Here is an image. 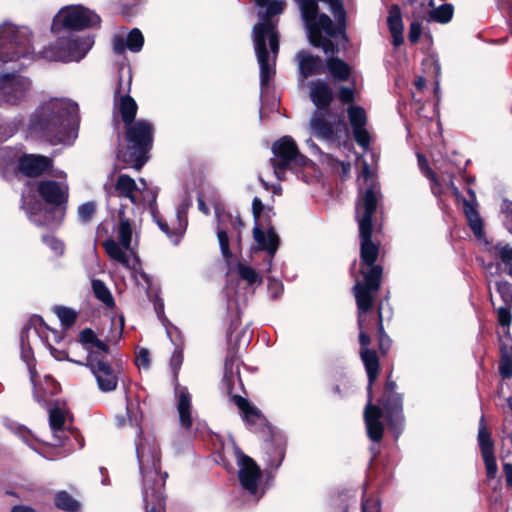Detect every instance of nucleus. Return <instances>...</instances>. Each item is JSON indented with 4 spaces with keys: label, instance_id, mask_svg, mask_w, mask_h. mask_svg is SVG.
Segmentation results:
<instances>
[{
    "label": "nucleus",
    "instance_id": "f257e3e1",
    "mask_svg": "<svg viewBox=\"0 0 512 512\" xmlns=\"http://www.w3.org/2000/svg\"><path fill=\"white\" fill-rule=\"evenodd\" d=\"M376 207L377 193L374 189H368L360 203L356 205V217L361 238V274L364 280L360 281L357 279L353 291L361 314L369 311L372 307L373 294L380 288L382 275V267L375 264L379 254V247L371 239L372 216L376 212Z\"/></svg>",
    "mask_w": 512,
    "mask_h": 512
},
{
    "label": "nucleus",
    "instance_id": "f03ea898",
    "mask_svg": "<svg viewBox=\"0 0 512 512\" xmlns=\"http://www.w3.org/2000/svg\"><path fill=\"white\" fill-rule=\"evenodd\" d=\"M28 128L52 145L70 146L78 136V105L67 98L46 99L31 114Z\"/></svg>",
    "mask_w": 512,
    "mask_h": 512
},
{
    "label": "nucleus",
    "instance_id": "7ed1b4c3",
    "mask_svg": "<svg viewBox=\"0 0 512 512\" xmlns=\"http://www.w3.org/2000/svg\"><path fill=\"white\" fill-rule=\"evenodd\" d=\"M302 19L312 45L333 55L336 46L325 36L335 37L344 28L345 13L340 0H299Z\"/></svg>",
    "mask_w": 512,
    "mask_h": 512
},
{
    "label": "nucleus",
    "instance_id": "20e7f679",
    "mask_svg": "<svg viewBox=\"0 0 512 512\" xmlns=\"http://www.w3.org/2000/svg\"><path fill=\"white\" fill-rule=\"evenodd\" d=\"M260 8L259 22L253 27V43L260 66V84L263 89L275 75L279 39L276 24L271 20L285 8L284 0H255Z\"/></svg>",
    "mask_w": 512,
    "mask_h": 512
},
{
    "label": "nucleus",
    "instance_id": "39448f33",
    "mask_svg": "<svg viewBox=\"0 0 512 512\" xmlns=\"http://www.w3.org/2000/svg\"><path fill=\"white\" fill-rule=\"evenodd\" d=\"M80 341L87 351L86 366L94 376L102 392L117 388L122 374V366L116 360L114 350L107 346L91 329L80 333Z\"/></svg>",
    "mask_w": 512,
    "mask_h": 512
},
{
    "label": "nucleus",
    "instance_id": "423d86ee",
    "mask_svg": "<svg viewBox=\"0 0 512 512\" xmlns=\"http://www.w3.org/2000/svg\"><path fill=\"white\" fill-rule=\"evenodd\" d=\"M136 451L144 480L143 498L146 512H163V487L167 474L161 475L159 472L160 456L154 436L142 437Z\"/></svg>",
    "mask_w": 512,
    "mask_h": 512
},
{
    "label": "nucleus",
    "instance_id": "0eeeda50",
    "mask_svg": "<svg viewBox=\"0 0 512 512\" xmlns=\"http://www.w3.org/2000/svg\"><path fill=\"white\" fill-rule=\"evenodd\" d=\"M32 45V34L25 26L12 23L0 25V61L3 63L20 62L27 66L38 58Z\"/></svg>",
    "mask_w": 512,
    "mask_h": 512
},
{
    "label": "nucleus",
    "instance_id": "6e6552de",
    "mask_svg": "<svg viewBox=\"0 0 512 512\" xmlns=\"http://www.w3.org/2000/svg\"><path fill=\"white\" fill-rule=\"evenodd\" d=\"M119 225L116 238L107 239L103 247L109 258L128 270H136L139 264L137 256L136 236L133 237V228L128 218L124 216L123 209L119 210Z\"/></svg>",
    "mask_w": 512,
    "mask_h": 512
},
{
    "label": "nucleus",
    "instance_id": "1a4fd4ad",
    "mask_svg": "<svg viewBox=\"0 0 512 512\" xmlns=\"http://www.w3.org/2000/svg\"><path fill=\"white\" fill-rule=\"evenodd\" d=\"M127 147L119 150L118 158L139 170L146 162V153L152 146L153 127L146 120H138L126 126Z\"/></svg>",
    "mask_w": 512,
    "mask_h": 512
},
{
    "label": "nucleus",
    "instance_id": "9d476101",
    "mask_svg": "<svg viewBox=\"0 0 512 512\" xmlns=\"http://www.w3.org/2000/svg\"><path fill=\"white\" fill-rule=\"evenodd\" d=\"M94 40L90 36H78L68 32L49 47L41 51V57L49 61H79L92 48Z\"/></svg>",
    "mask_w": 512,
    "mask_h": 512
},
{
    "label": "nucleus",
    "instance_id": "9b49d317",
    "mask_svg": "<svg viewBox=\"0 0 512 512\" xmlns=\"http://www.w3.org/2000/svg\"><path fill=\"white\" fill-rule=\"evenodd\" d=\"M492 257L499 258L501 262L488 263L484 266L487 274L491 277L506 273L512 277V246L499 242L487 248ZM497 290L502 300L511 305L512 304V283L506 281L496 282Z\"/></svg>",
    "mask_w": 512,
    "mask_h": 512
},
{
    "label": "nucleus",
    "instance_id": "f8f14e48",
    "mask_svg": "<svg viewBox=\"0 0 512 512\" xmlns=\"http://www.w3.org/2000/svg\"><path fill=\"white\" fill-rule=\"evenodd\" d=\"M274 159L272 165L274 174L278 180H283L286 169L302 167L307 163V158L299 153L295 141L289 136H283L273 144Z\"/></svg>",
    "mask_w": 512,
    "mask_h": 512
},
{
    "label": "nucleus",
    "instance_id": "ddd939ff",
    "mask_svg": "<svg viewBox=\"0 0 512 512\" xmlns=\"http://www.w3.org/2000/svg\"><path fill=\"white\" fill-rule=\"evenodd\" d=\"M100 22V17L88 8L81 5L63 7L54 17L52 30L59 32L61 28L68 30H81L93 27Z\"/></svg>",
    "mask_w": 512,
    "mask_h": 512
},
{
    "label": "nucleus",
    "instance_id": "4468645a",
    "mask_svg": "<svg viewBox=\"0 0 512 512\" xmlns=\"http://www.w3.org/2000/svg\"><path fill=\"white\" fill-rule=\"evenodd\" d=\"M32 87L31 80L19 73L0 74V107L17 106L25 102Z\"/></svg>",
    "mask_w": 512,
    "mask_h": 512
},
{
    "label": "nucleus",
    "instance_id": "2eb2a0df",
    "mask_svg": "<svg viewBox=\"0 0 512 512\" xmlns=\"http://www.w3.org/2000/svg\"><path fill=\"white\" fill-rule=\"evenodd\" d=\"M263 208L264 206L262 201L255 197L252 203V211L255 219V226L253 229V238L256 243L255 249L267 252L269 256L268 264L270 266L279 246V237L272 227H264L259 223Z\"/></svg>",
    "mask_w": 512,
    "mask_h": 512
},
{
    "label": "nucleus",
    "instance_id": "dca6fc26",
    "mask_svg": "<svg viewBox=\"0 0 512 512\" xmlns=\"http://www.w3.org/2000/svg\"><path fill=\"white\" fill-rule=\"evenodd\" d=\"M234 454L238 465V479L241 487L250 495L259 499L264 491H260L261 470L256 462L245 455L238 447H235Z\"/></svg>",
    "mask_w": 512,
    "mask_h": 512
},
{
    "label": "nucleus",
    "instance_id": "f3484780",
    "mask_svg": "<svg viewBox=\"0 0 512 512\" xmlns=\"http://www.w3.org/2000/svg\"><path fill=\"white\" fill-rule=\"evenodd\" d=\"M327 111H315L310 119V129L314 136L325 142H335L341 135H347L348 129L344 122L331 123L327 120Z\"/></svg>",
    "mask_w": 512,
    "mask_h": 512
},
{
    "label": "nucleus",
    "instance_id": "a211bd4d",
    "mask_svg": "<svg viewBox=\"0 0 512 512\" xmlns=\"http://www.w3.org/2000/svg\"><path fill=\"white\" fill-rule=\"evenodd\" d=\"M37 191L46 203L59 207L58 212L61 218L64 214L62 205L68 198V185L65 182L43 180L38 182Z\"/></svg>",
    "mask_w": 512,
    "mask_h": 512
},
{
    "label": "nucleus",
    "instance_id": "6ab92c4d",
    "mask_svg": "<svg viewBox=\"0 0 512 512\" xmlns=\"http://www.w3.org/2000/svg\"><path fill=\"white\" fill-rule=\"evenodd\" d=\"M190 206L189 202H183L177 209L175 219L168 224L155 213L153 217L159 228L173 240L175 244L178 243L179 238L184 234L187 227V210Z\"/></svg>",
    "mask_w": 512,
    "mask_h": 512
},
{
    "label": "nucleus",
    "instance_id": "aec40b11",
    "mask_svg": "<svg viewBox=\"0 0 512 512\" xmlns=\"http://www.w3.org/2000/svg\"><path fill=\"white\" fill-rule=\"evenodd\" d=\"M478 442L484 460L488 481L496 478L498 466L494 455V445L487 429L481 425L478 431Z\"/></svg>",
    "mask_w": 512,
    "mask_h": 512
},
{
    "label": "nucleus",
    "instance_id": "412c9836",
    "mask_svg": "<svg viewBox=\"0 0 512 512\" xmlns=\"http://www.w3.org/2000/svg\"><path fill=\"white\" fill-rule=\"evenodd\" d=\"M348 117L356 142L362 148H368L370 143V135L365 128L367 123L365 110L360 106L352 105L348 108Z\"/></svg>",
    "mask_w": 512,
    "mask_h": 512
},
{
    "label": "nucleus",
    "instance_id": "4be33fe9",
    "mask_svg": "<svg viewBox=\"0 0 512 512\" xmlns=\"http://www.w3.org/2000/svg\"><path fill=\"white\" fill-rule=\"evenodd\" d=\"M147 184L144 179H140V186L135 180L126 174L118 176L114 184V193L120 198L128 199L132 204L136 205L139 201V194L142 189H146Z\"/></svg>",
    "mask_w": 512,
    "mask_h": 512
},
{
    "label": "nucleus",
    "instance_id": "5701e85b",
    "mask_svg": "<svg viewBox=\"0 0 512 512\" xmlns=\"http://www.w3.org/2000/svg\"><path fill=\"white\" fill-rule=\"evenodd\" d=\"M52 160L48 157L36 154H26L19 158L18 168L20 172L29 177L41 175L51 167Z\"/></svg>",
    "mask_w": 512,
    "mask_h": 512
},
{
    "label": "nucleus",
    "instance_id": "b1692460",
    "mask_svg": "<svg viewBox=\"0 0 512 512\" xmlns=\"http://www.w3.org/2000/svg\"><path fill=\"white\" fill-rule=\"evenodd\" d=\"M382 417V411L369 400L364 411V420L367 429L368 437L378 442L382 439L384 426L380 421Z\"/></svg>",
    "mask_w": 512,
    "mask_h": 512
},
{
    "label": "nucleus",
    "instance_id": "393cba45",
    "mask_svg": "<svg viewBox=\"0 0 512 512\" xmlns=\"http://www.w3.org/2000/svg\"><path fill=\"white\" fill-rule=\"evenodd\" d=\"M176 400L180 426L185 430H189L193 421L192 400L186 387L176 388Z\"/></svg>",
    "mask_w": 512,
    "mask_h": 512
},
{
    "label": "nucleus",
    "instance_id": "a878e982",
    "mask_svg": "<svg viewBox=\"0 0 512 512\" xmlns=\"http://www.w3.org/2000/svg\"><path fill=\"white\" fill-rule=\"evenodd\" d=\"M143 44L144 37L142 32L139 29L134 28L126 37L119 35L113 39V50L117 54L123 53L125 49H128L131 52H139L142 49Z\"/></svg>",
    "mask_w": 512,
    "mask_h": 512
},
{
    "label": "nucleus",
    "instance_id": "bb28decb",
    "mask_svg": "<svg viewBox=\"0 0 512 512\" xmlns=\"http://www.w3.org/2000/svg\"><path fill=\"white\" fill-rule=\"evenodd\" d=\"M226 220L229 221L232 228L237 232H239V230L241 229V227L243 225L238 216H233L231 214L223 215L220 218V225H223ZM217 238H218L219 246H220L221 253H222L223 257L227 260L230 259L232 256V253L229 249L228 228L219 226L218 231H217Z\"/></svg>",
    "mask_w": 512,
    "mask_h": 512
},
{
    "label": "nucleus",
    "instance_id": "cd10ccee",
    "mask_svg": "<svg viewBox=\"0 0 512 512\" xmlns=\"http://www.w3.org/2000/svg\"><path fill=\"white\" fill-rule=\"evenodd\" d=\"M310 97L317 107L316 111H327L332 100V91L325 82L318 80L311 83Z\"/></svg>",
    "mask_w": 512,
    "mask_h": 512
},
{
    "label": "nucleus",
    "instance_id": "c85d7f7f",
    "mask_svg": "<svg viewBox=\"0 0 512 512\" xmlns=\"http://www.w3.org/2000/svg\"><path fill=\"white\" fill-rule=\"evenodd\" d=\"M299 70L303 78L316 75L322 72V60L318 56H313L309 52L300 51L296 55Z\"/></svg>",
    "mask_w": 512,
    "mask_h": 512
},
{
    "label": "nucleus",
    "instance_id": "c756f323",
    "mask_svg": "<svg viewBox=\"0 0 512 512\" xmlns=\"http://www.w3.org/2000/svg\"><path fill=\"white\" fill-rule=\"evenodd\" d=\"M67 419V412L60 408L54 407L49 411L50 428L54 437L53 445L61 444L64 437V425Z\"/></svg>",
    "mask_w": 512,
    "mask_h": 512
},
{
    "label": "nucleus",
    "instance_id": "7c9ffc66",
    "mask_svg": "<svg viewBox=\"0 0 512 512\" xmlns=\"http://www.w3.org/2000/svg\"><path fill=\"white\" fill-rule=\"evenodd\" d=\"M115 108L120 113L126 126L134 121L137 112V104L132 97L127 94L120 95L117 91L115 93Z\"/></svg>",
    "mask_w": 512,
    "mask_h": 512
},
{
    "label": "nucleus",
    "instance_id": "2f4dec72",
    "mask_svg": "<svg viewBox=\"0 0 512 512\" xmlns=\"http://www.w3.org/2000/svg\"><path fill=\"white\" fill-rule=\"evenodd\" d=\"M387 24L393 38V45L399 46L403 43V22L400 8L397 5L389 9Z\"/></svg>",
    "mask_w": 512,
    "mask_h": 512
},
{
    "label": "nucleus",
    "instance_id": "473e14b6",
    "mask_svg": "<svg viewBox=\"0 0 512 512\" xmlns=\"http://www.w3.org/2000/svg\"><path fill=\"white\" fill-rule=\"evenodd\" d=\"M327 69L335 81H346L350 77V67L343 60L330 57L326 62Z\"/></svg>",
    "mask_w": 512,
    "mask_h": 512
},
{
    "label": "nucleus",
    "instance_id": "72a5a7b5",
    "mask_svg": "<svg viewBox=\"0 0 512 512\" xmlns=\"http://www.w3.org/2000/svg\"><path fill=\"white\" fill-rule=\"evenodd\" d=\"M31 381L34 386V397L39 403H45L47 401L48 394H54L56 392V385L52 378L45 377V387H39L36 380V371L30 368Z\"/></svg>",
    "mask_w": 512,
    "mask_h": 512
},
{
    "label": "nucleus",
    "instance_id": "f704fd0d",
    "mask_svg": "<svg viewBox=\"0 0 512 512\" xmlns=\"http://www.w3.org/2000/svg\"><path fill=\"white\" fill-rule=\"evenodd\" d=\"M384 408L387 413V418L390 422L391 428L395 431L400 429L403 420L400 400L397 398L389 400L384 403Z\"/></svg>",
    "mask_w": 512,
    "mask_h": 512
},
{
    "label": "nucleus",
    "instance_id": "c9c22d12",
    "mask_svg": "<svg viewBox=\"0 0 512 512\" xmlns=\"http://www.w3.org/2000/svg\"><path fill=\"white\" fill-rule=\"evenodd\" d=\"M361 358L364 362L370 385L376 379L379 370L378 357L376 353L368 348H362L360 351Z\"/></svg>",
    "mask_w": 512,
    "mask_h": 512
},
{
    "label": "nucleus",
    "instance_id": "e433bc0d",
    "mask_svg": "<svg viewBox=\"0 0 512 512\" xmlns=\"http://www.w3.org/2000/svg\"><path fill=\"white\" fill-rule=\"evenodd\" d=\"M235 404L244 414L245 420L251 424H257L262 420L260 412L241 396H235Z\"/></svg>",
    "mask_w": 512,
    "mask_h": 512
},
{
    "label": "nucleus",
    "instance_id": "4c0bfd02",
    "mask_svg": "<svg viewBox=\"0 0 512 512\" xmlns=\"http://www.w3.org/2000/svg\"><path fill=\"white\" fill-rule=\"evenodd\" d=\"M464 206V212L468 219L469 225L474 232V234L480 238L483 235V225L482 220L476 211L475 207L467 200H464L463 203Z\"/></svg>",
    "mask_w": 512,
    "mask_h": 512
},
{
    "label": "nucleus",
    "instance_id": "58836bf2",
    "mask_svg": "<svg viewBox=\"0 0 512 512\" xmlns=\"http://www.w3.org/2000/svg\"><path fill=\"white\" fill-rule=\"evenodd\" d=\"M92 290L95 297L105 304V306L109 308L114 306V298L103 281L94 279L92 281Z\"/></svg>",
    "mask_w": 512,
    "mask_h": 512
},
{
    "label": "nucleus",
    "instance_id": "ea45409f",
    "mask_svg": "<svg viewBox=\"0 0 512 512\" xmlns=\"http://www.w3.org/2000/svg\"><path fill=\"white\" fill-rule=\"evenodd\" d=\"M55 504L58 508L68 512H75L80 507L79 503L65 491L56 494Z\"/></svg>",
    "mask_w": 512,
    "mask_h": 512
},
{
    "label": "nucleus",
    "instance_id": "a19ab883",
    "mask_svg": "<svg viewBox=\"0 0 512 512\" xmlns=\"http://www.w3.org/2000/svg\"><path fill=\"white\" fill-rule=\"evenodd\" d=\"M359 180H363L365 182L366 189L360 195L357 205L360 203L361 199L363 198L364 194L367 192L368 189H374L376 191L377 201H378L380 198V192H379V189L374 184L373 171L370 169V167L366 161H363L361 173L359 175Z\"/></svg>",
    "mask_w": 512,
    "mask_h": 512
},
{
    "label": "nucleus",
    "instance_id": "79ce46f5",
    "mask_svg": "<svg viewBox=\"0 0 512 512\" xmlns=\"http://www.w3.org/2000/svg\"><path fill=\"white\" fill-rule=\"evenodd\" d=\"M237 272L241 279L245 280L248 284H261L262 278L256 270L248 265L239 263L237 265Z\"/></svg>",
    "mask_w": 512,
    "mask_h": 512
},
{
    "label": "nucleus",
    "instance_id": "37998d69",
    "mask_svg": "<svg viewBox=\"0 0 512 512\" xmlns=\"http://www.w3.org/2000/svg\"><path fill=\"white\" fill-rule=\"evenodd\" d=\"M55 315L59 318L61 324L65 327H70L73 325L77 318V313L75 310L64 307V306H56L53 308Z\"/></svg>",
    "mask_w": 512,
    "mask_h": 512
},
{
    "label": "nucleus",
    "instance_id": "c03bdc74",
    "mask_svg": "<svg viewBox=\"0 0 512 512\" xmlns=\"http://www.w3.org/2000/svg\"><path fill=\"white\" fill-rule=\"evenodd\" d=\"M453 16V7L450 4H443L439 7L433 9L430 12V19L439 22V23H447L451 20Z\"/></svg>",
    "mask_w": 512,
    "mask_h": 512
},
{
    "label": "nucleus",
    "instance_id": "a18cd8bd",
    "mask_svg": "<svg viewBox=\"0 0 512 512\" xmlns=\"http://www.w3.org/2000/svg\"><path fill=\"white\" fill-rule=\"evenodd\" d=\"M499 371L505 378L512 375V347L502 349Z\"/></svg>",
    "mask_w": 512,
    "mask_h": 512
},
{
    "label": "nucleus",
    "instance_id": "49530a36",
    "mask_svg": "<svg viewBox=\"0 0 512 512\" xmlns=\"http://www.w3.org/2000/svg\"><path fill=\"white\" fill-rule=\"evenodd\" d=\"M123 331V323L119 321L118 323H111V328L109 333L105 336V341L102 340L107 346V343L116 344L120 338L122 337Z\"/></svg>",
    "mask_w": 512,
    "mask_h": 512
},
{
    "label": "nucleus",
    "instance_id": "de8ad7c7",
    "mask_svg": "<svg viewBox=\"0 0 512 512\" xmlns=\"http://www.w3.org/2000/svg\"><path fill=\"white\" fill-rule=\"evenodd\" d=\"M96 211L94 202H86L78 207V217L82 222L89 221Z\"/></svg>",
    "mask_w": 512,
    "mask_h": 512
},
{
    "label": "nucleus",
    "instance_id": "09e8293b",
    "mask_svg": "<svg viewBox=\"0 0 512 512\" xmlns=\"http://www.w3.org/2000/svg\"><path fill=\"white\" fill-rule=\"evenodd\" d=\"M126 414L129 424L131 426H138L141 419V413L138 404L129 402L126 407Z\"/></svg>",
    "mask_w": 512,
    "mask_h": 512
},
{
    "label": "nucleus",
    "instance_id": "8fccbe9b",
    "mask_svg": "<svg viewBox=\"0 0 512 512\" xmlns=\"http://www.w3.org/2000/svg\"><path fill=\"white\" fill-rule=\"evenodd\" d=\"M358 310H359L358 326H359V329H360L359 341H360L361 349H362V348H367V346L370 343V337L363 330L364 329V321H365L366 313L368 311H365V312H363L361 314V310L359 308H358Z\"/></svg>",
    "mask_w": 512,
    "mask_h": 512
},
{
    "label": "nucleus",
    "instance_id": "3c124183",
    "mask_svg": "<svg viewBox=\"0 0 512 512\" xmlns=\"http://www.w3.org/2000/svg\"><path fill=\"white\" fill-rule=\"evenodd\" d=\"M23 206L27 211V214L29 215L30 220L35 223L36 225H49V221L44 219L41 220L37 213L34 212V208L31 206L30 201L26 196H23Z\"/></svg>",
    "mask_w": 512,
    "mask_h": 512
},
{
    "label": "nucleus",
    "instance_id": "603ef678",
    "mask_svg": "<svg viewBox=\"0 0 512 512\" xmlns=\"http://www.w3.org/2000/svg\"><path fill=\"white\" fill-rule=\"evenodd\" d=\"M43 241L46 243L48 247L56 254V255H62L64 252V244L59 239L55 238L54 236H45L43 237Z\"/></svg>",
    "mask_w": 512,
    "mask_h": 512
},
{
    "label": "nucleus",
    "instance_id": "864d4df0",
    "mask_svg": "<svg viewBox=\"0 0 512 512\" xmlns=\"http://www.w3.org/2000/svg\"><path fill=\"white\" fill-rule=\"evenodd\" d=\"M135 363L139 368L148 369L150 366L149 351L141 348L136 355Z\"/></svg>",
    "mask_w": 512,
    "mask_h": 512
},
{
    "label": "nucleus",
    "instance_id": "5fc2aeb1",
    "mask_svg": "<svg viewBox=\"0 0 512 512\" xmlns=\"http://www.w3.org/2000/svg\"><path fill=\"white\" fill-rule=\"evenodd\" d=\"M380 502L376 498H368L362 501L361 512H380Z\"/></svg>",
    "mask_w": 512,
    "mask_h": 512
},
{
    "label": "nucleus",
    "instance_id": "6e6d98bb",
    "mask_svg": "<svg viewBox=\"0 0 512 512\" xmlns=\"http://www.w3.org/2000/svg\"><path fill=\"white\" fill-rule=\"evenodd\" d=\"M497 317H498L499 323L503 327H508L510 325L512 317H511L510 310L508 308H506V307L498 308Z\"/></svg>",
    "mask_w": 512,
    "mask_h": 512
},
{
    "label": "nucleus",
    "instance_id": "4d7b16f0",
    "mask_svg": "<svg viewBox=\"0 0 512 512\" xmlns=\"http://www.w3.org/2000/svg\"><path fill=\"white\" fill-rule=\"evenodd\" d=\"M16 129L17 127L13 123H0V140L4 141L11 137Z\"/></svg>",
    "mask_w": 512,
    "mask_h": 512
},
{
    "label": "nucleus",
    "instance_id": "13d9d810",
    "mask_svg": "<svg viewBox=\"0 0 512 512\" xmlns=\"http://www.w3.org/2000/svg\"><path fill=\"white\" fill-rule=\"evenodd\" d=\"M421 31H422L421 24L418 22H412L410 25L409 35H408L409 41L411 43H416L421 36Z\"/></svg>",
    "mask_w": 512,
    "mask_h": 512
},
{
    "label": "nucleus",
    "instance_id": "bf43d9fd",
    "mask_svg": "<svg viewBox=\"0 0 512 512\" xmlns=\"http://www.w3.org/2000/svg\"><path fill=\"white\" fill-rule=\"evenodd\" d=\"M282 289H283V286L280 281H278L277 279H272V278L269 279L268 290H269L270 294L272 295V297H274V298L278 297L281 294Z\"/></svg>",
    "mask_w": 512,
    "mask_h": 512
},
{
    "label": "nucleus",
    "instance_id": "052dcab7",
    "mask_svg": "<svg viewBox=\"0 0 512 512\" xmlns=\"http://www.w3.org/2000/svg\"><path fill=\"white\" fill-rule=\"evenodd\" d=\"M339 99L343 103H351L354 100V90L349 87H341L339 90Z\"/></svg>",
    "mask_w": 512,
    "mask_h": 512
},
{
    "label": "nucleus",
    "instance_id": "680f3d73",
    "mask_svg": "<svg viewBox=\"0 0 512 512\" xmlns=\"http://www.w3.org/2000/svg\"><path fill=\"white\" fill-rule=\"evenodd\" d=\"M502 211L506 217V224L509 231L512 233V202L505 201L502 204Z\"/></svg>",
    "mask_w": 512,
    "mask_h": 512
},
{
    "label": "nucleus",
    "instance_id": "e2e57ef3",
    "mask_svg": "<svg viewBox=\"0 0 512 512\" xmlns=\"http://www.w3.org/2000/svg\"><path fill=\"white\" fill-rule=\"evenodd\" d=\"M418 163H419V166H420V169L422 170V172L425 173V175L428 178L433 180L435 175L428 167L427 160L420 154H418Z\"/></svg>",
    "mask_w": 512,
    "mask_h": 512
},
{
    "label": "nucleus",
    "instance_id": "0e129e2a",
    "mask_svg": "<svg viewBox=\"0 0 512 512\" xmlns=\"http://www.w3.org/2000/svg\"><path fill=\"white\" fill-rule=\"evenodd\" d=\"M503 471L505 475V481L508 487L512 488V464L504 463Z\"/></svg>",
    "mask_w": 512,
    "mask_h": 512
},
{
    "label": "nucleus",
    "instance_id": "69168bd1",
    "mask_svg": "<svg viewBox=\"0 0 512 512\" xmlns=\"http://www.w3.org/2000/svg\"><path fill=\"white\" fill-rule=\"evenodd\" d=\"M306 145L308 146L312 154H321L319 147L314 143V141L311 138L306 140Z\"/></svg>",
    "mask_w": 512,
    "mask_h": 512
},
{
    "label": "nucleus",
    "instance_id": "338daca9",
    "mask_svg": "<svg viewBox=\"0 0 512 512\" xmlns=\"http://www.w3.org/2000/svg\"><path fill=\"white\" fill-rule=\"evenodd\" d=\"M10 154L11 150H9L8 148H0V158L4 159V163L12 162Z\"/></svg>",
    "mask_w": 512,
    "mask_h": 512
},
{
    "label": "nucleus",
    "instance_id": "774afa93",
    "mask_svg": "<svg viewBox=\"0 0 512 512\" xmlns=\"http://www.w3.org/2000/svg\"><path fill=\"white\" fill-rule=\"evenodd\" d=\"M10 512H36L32 507L26 505H16Z\"/></svg>",
    "mask_w": 512,
    "mask_h": 512
}]
</instances>
